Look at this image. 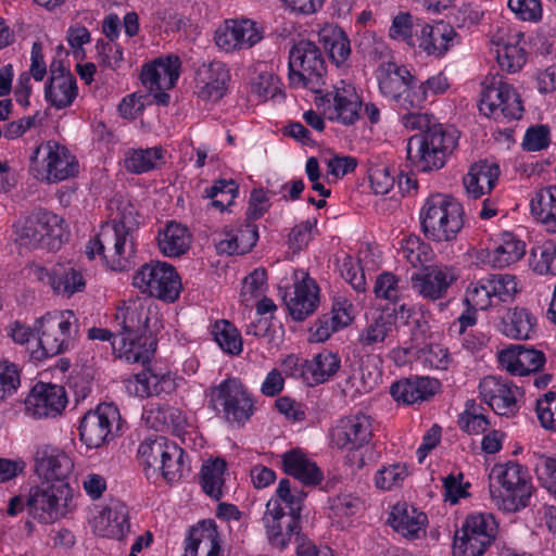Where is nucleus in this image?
Instances as JSON below:
<instances>
[{
    "mask_svg": "<svg viewBox=\"0 0 556 556\" xmlns=\"http://www.w3.org/2000/svg\"><path fill=\"white\" fill-rule=\"evenodd\" d=\"M115 319L121 331L111 341L114 353L128 363H140L142 371L136 376V393L140 397L169 394L176 389V382L169 372L152 363L156 351V339L149 330L147 308L137 302L118 307Z\"/></svg>",
    "mask_w": 556,
    "mask_h": 556,
    "instance_id": "obj_1",
    "label": "nucleus"
},
{
    "mask_svg": "<svg viewBox=\"0 0 556 556\" xmlns=\"http://www.w3.org/2000/svg\"><path fill=\"white\" fill-rule=\"evenodd\" d=\"M126 216L112 224L102 225L100 232L86 245V255L93 260L100 255L112 270H128L135 265V227Z\"/></svg>",
    "mask_w": 556,
    "mask_h": 556,
    "instance_id": "obj_2",
    "label": "nucleus"
},
{
    "mask_svg": "<svg viewBox=\"0 0 556 556\" xmlns=\"http://www.w3.org/2000/svg\"><path fill=\"white\" fill-rule=\"evenodd\" d=\"M489 490L498 509L515 513L529 505L533 485L527 469L509 462L492 468Z\"/></svg>",
    "mask_w": 556,
    "mask_h": 556,
    "instance_id": "obj_3",
    "label": "nucleus"
},
{
    "mask_svg": "<svg viewBox=\"0 0 556 556\" xmlns=\"http://www.w3.org/2000/svg\"><path fill=\"white\" fill-rule=\"evenodd\" d=\"M456 146L455 131L447 130L442 124L435 122L428 131L414 135L408 139L407 162L418 172L438 170L444 166L446 156Z\"/></svg>",
    "mask_w": 556,
    "mask_h": 556,
    "instance_id": "obj_4",
    "label": "nucleus"
},
{
    "mask_svg": "<svg viewBox=\"0 0 556 556\" xmlns=\"http://www.w3.org/2000/svg\"><path fill=\"white\" fill-rule=\"evenodd\" d=\"M420 224L425 236L437 242L451 241L463 228V207L450 197H429L421 211Z\"/></svg>",
    "mask_w": 556,
    "mask_h": 556,
    "instance_id": "obj_5",
    "label": "nucleus"
},
{
    "mask_svg": "<svg viewBox=\"0 0 556 556\" xmlns=\"http://www.w3.org/2000/svg\"><path fill=\"white\" fill-rule=\"evenodd\" d=\"M327 73L326 61L318 46L300 40L289 52V80L292 87H304L321 93Z\"/></svg>",
    "mask_w": 556,
    "mask_h": 556,
    "instance_id": "obj_6",
    "label": "nucleus"
},
{
    "mask_svg": "<svg viewBox=\"0 0 556 556\" xmlns=\"http://www.w3.org/2000/svg\"><path fill=\"white\" fill-rule=\"evenodd\" d=\"M77 323L73 311L53 312L42 316L38 348L30 352V357L42 361L67 351L77 336Z\"/></svg>",
    "mask_w": 556,
    "mask_h": 556,
    "instance_id": "obj_7",
    "label": "nucleus"
},
{
    "mask_svg": "<svg viewBox=\"0 0 556 556\" xmlns=\"http://www.w3.org/2000/svg\"><path fill=\"white\" fill-rule=\"evenodd\" d=\"M63 223L56 214L34 211L14 225L15 240L29 249L59 250L64 236Z\"/></svg>",
    "mask_w": 556,
    "mask_h": 556,
    "instance_id": "obj_8",
    "label": "nucleus"
},
{
    "mask_svg": "<svg viewBox=\"0 0 556 556\" xmlns=\"http://www.w3.org/2000/svg\"><path fill=\"white\" fill-rule=\"evenodd\" d=\"M29 160L35 177L49 184L63 181L78 173L75 156L67 148L53 140L37 146Z\"/></svg>",
    "mask_w": 556,
    "mask_h": 556,
    "instance_id": "obj_9",
    "label": "nucleus"
},
{
    "mask_svg": "<svg viewBox=\"0 0 556 556\" xmlns=\"http://www.w3.org/2000/svg\"><path fill=\"white\" fill-rule=\"evenodd\" d=\"M208 407L223 413L230 424L243 425L254 414V401L237 378H228L208 390Z\"/></svg>",
    "mask_w": 556,
    "mask_h": 556,
    "instance_id": "obj_10",
    "label": "nucleus"
},
{
    "mask_svg": "<svg viewBox=\"0 0 556 556\" xmlns=\"http://www.w3.org/2000/svg\"><path fill=\"white\" fill-rule=\"evenodd\" d=\"M72 493L66 482L42 481L26 498L28 514L38 522L51 525L68 513Z\"/></svg>",
    "mask_w": 556,
    "mask_h": 556,
    "instance_id": "obj_11",
    "label": "nucleus"
},
{
    "mask_svg": "<svg viewBox=\"0 0 556 556\" xmlns=\"http://www.w3.org/2000/svg\"><path fill=\"white\" fill-rule=\"evenodd\" d=\"M479 111L496 122L515 121L522 116L523 106L519 93L501 76L486 78L482 84Z\"/></svg>",
    "mask_w": 556,
    "mask_h": 556,
    "instance_id": "obj_12",
    "label": "nucleus"
},
{
    "mask_svg": "<svg viewBox=\"0 0 556 556\" xmlns=\"http://www.w3.org/2000/svg\"><path fill=\"white\" fill-rule=\"evenodd\" d=\"M498 523L492 514L468 516L455 532L453 556H481L495 540Z\"/></svg>",
    "mask_w": 556,
    "mask_h": 556,
    "instance_id": "obj_13",
    "label": "nucleus"
},
{
    "mask_svg": "<svg viewBox=\"0 0 556 556\" xmlns=\"http://www.w3.org/2000/svg\"><path fill=\"white\" fill-rule=\"evenodd\" d=\"M132 283L147 293L165 302H175L181 290V282L176 269L165 262L144 264L134 275Z\"/></svg>",
    "mask_w": 556,
    "mask_h": 556,
    "instance_id": "obj_14",
    "label": "nucleus"
},
{
    "mask_svg": "<svg viewBox=\"0 0 556 556\" xmlns=\"http://www.w3.org/2000/svg\"><path fill=\"white\" fill-rule=\"evenodd\" d=\"M121 415L117 406L102 403L94 410L86 413L79 425V435L89 448H99L114 438V428H121Z\"/></svg>",
    "mask_w": 556,
    "mask_h": 556,
    "instance_id": "obj_15",
    "label": "nucleus"
},
{
    "mask_svg": "<svg viewBox=\"0 0 556 556\" xmlns=\"http://www.w3.org/2000/svg\"><path fill=\"white\" fill-rule=\"evenodd\" d=\"M316 104L324 108L330 121L353 125L359 118L362 100L351 84L341 80L333 91L317 97Z\"/></svg>",
    "mask_w": 556,
    "mask_h": 556,
    "instance_id": "obj_16",
    "label": "nucleus"
},
{
    "mask_svg": "<svg viewBox=\"0 0 556 556\" xmlns=\"http://www.w3.org/2000/svg\"><path fill=\"white\" fill-rule=\"evenodd\" d=\"M479 392L482 400L497 415L510 417L519 410L520 389L506 379L484 377L479 383Z\"/></svg>",
    "mask_w": 556,
    "mask_h": 556,
    "instance_id": "obj_17",
    "label": "nucleus"
},
{
    "mask_svg": "<svg viewBox=\"0 0 556 556\" xmlns=\"http://www.w3.org/2000/svg\"><path fill=\"white\" fill-rule=\"evenodd\" d=\"M330 437L332 444L340 450H359L372 438L371 418L365 414L343 417L331 430Z\"/></svg>",
    "mask_w": 556,
    "mask_h": 556,
    "instance_id": "obj_18",
    "label": "nucleus"
},
{
    "mask_svg": "<svg viewBox=\"0 0 556 556\" xmlns=\"http://www.w3.org/2000/svg\"><path fill=\"white\" fill-rule=\"evenodd\" d=\"M66 403L67 399L63 387L38 382L25 399V409L35 418H53L61 414Z\"/></svg>",
    "mask_w": 556,
    "mask_h": 556,
    "instance_id": "obj_19",
    "label": "nucleus"
},
{
    "mask_svg": "<svg viewBox=\"0 0 556 556\" xmlns=\"http://www.w3.org/2000/svg\"><path fill=\"white\" fill-rule=\"evenodd\" d=\"M457 280L452 267L429 266L412 276V288L421 298L437 301L447 294L448 288Z\"/></svg>",
    "mask_w": 556,
    "mask_h": 556,
    "instance_id": "obj_20",
    "label": "nucleus"
},
{
    "mask_svg": "<svg viewBox=\"0 0 556 556\" xmlns=\"http://www.w3.org/2000/svg\"><path fill=\"white\" fill-rule=\"evenodd\" d=\"M498 362L510 375L535 376L543 369L546 357L540 350L516 344L501 351Z\"/></svg>",
    "mask_w": 556,
    "mask_h": 556,
    "instance_id": "obj_21",
    "label": "nucleus"
},
{
    "mask_svg": "<svg viewBox=\"0 0 556 556\" xmlns=\"http://www.w3.org/2000/svg\"><path fill=\"white\" fill-rule=\"evenodd\" d=\"M229 80L230 73L225 63H203L195 71V93L202 100L218 101L226 94Z\"/></svg>",
    "mask_w": 556,
    "mask_h": 556,
    "instance_id": "obj_22",
    "label": "nucleus"
},
{
    "mask_svg": "<svg viewBox=\"0 0 556 556\" xmlns=\"http://www.w3.org/2000/svg\"><path fill=\"white\" fill-rule=\"evenodd\" d=\"M73 468L72 459L55 446L43 445L35 453V471L45 481L65 482Z\"/></svg>",
    "mask_w": 556,
    "mask_h": 556,
    "instance_id": "obj_23",
    "label": "nucleus"
},
{
    "mask_svg": "<svg viewBox=\"0 0 556 556\" xmlns=\"http://www.w3.org/2000/svg\"><path fill=\"white\" fill-rule=\"evenodd\" d=\"M180 66L181 61L177 55L159 58L152 64L143 66L141 81L149 90L172 89L180 75Z\"/></svg>",
    "mask_w": 556,
    "mask_h": 556,
    "instance_id": "obj_24",
    "label": "nucleus"
},
{
    "mask_svg": "<svg viewBox=\"0 0 556 556\" xmlns=\"http://www.w3.org/2000/svg\"><path fill=\"white\" fill-rule=\"evenodd\" d=\"M215 521L203 520L192 527L186 541L184 556H222Z\"/></svg>",
    "mask_w": 556,
    "mask_h": 556,
    "instance_id": "obj_25",
    "label": "nucleus"
},
{
    "mask_svg": "<svg viewBox=\"0 0 556 556\" xmlns=\"http://www.w3.org/2000/svg\"><path fill=\"white\" fill-rule=\"evenodd\" d=\"M319 303V288L316 281L303 274V278L294 283L293 296L287 301L291 317L302 321L312 315Z\"/></svg>",
    "mask_w": 556,
    "mask_h": 556,
    "instance_id": "obj_26",
    "label": "nucleus"
},
{
    "mask_svg": "<svg viewBox=\"0 0 556 556\" xmlns=\"http://www.w3.org/2000/svg\"><path fill=\"white\" fill-rule=\"evenodd\" d=\"M440 387L437 379L415 377L401 379L390 387V393L396 402L414 404L433 396Z\"/></svg>",
    "mask_w": 556,
    "mask_h": 556,
    "instance_id": "obj_27",
    "label": "nucleus"
},
{
    "mask_svg": "<svg viewBox=\"0 0 556 556\" xmlns=\"http://www.w3.org/2000/svg\"><path fill=\"white\" fill-rule=\"evenodd\" d=\"M96 528L102 536L122 540L130 530L127 506L119 501H111L100 513Z\"/></svg>",
    "mask_w": 556,
    "mask_h": 556,
    "instance_id": "obj_28",
    "label": "nucleus"
},
{
    "mask_svg": "<svg viewBox=\"0 0 556 556\" xmlns=\"http://www.w3.org/2000/svg\"><path fill=\"white\" fill-rule=\"evenodd\" d=\"M376 77L381 94L394 101L408 84L414 83L415 76L406 66L387 61L377 67Z\"/></svg>",
    "mask_w": 556,
    "mask_h": 556,
    "instance_id": "obj_29",
    "label": "nucleus"
},
{
    "mask_svg": "<svg viewBox=\"0 0 556 556\" xmlns=\"http://www.w3.org/2000/svg\"><path fill=\"white\" fill-rule=\"evenodd\" d=\"M500 176V167L495 163L480 161L469 168L463 179L466 192L472 199L490 193L495 187Z\"/></svg>",
    "mask_w": 556,
    "mask_h": 556,
    "instance_id": "obj_30",
    "label": "nucleus"
},
{
    "mask_svg": "<svg viewBox=\"0 0 556 556\" xmlns=\"http://www.w3.org/2000/svg\"><path fill=\"white\" fill-rule=\"evenodd\" d=\"M263 521L267 530V538L274 547L283 549L289 544L292 535H296L298 543L301 542L298 529L289 531L288 515L276 501L268 502Z\"/></svg>",
    "mask_w": 556,
    "mask_h": 556,
    "instance_id": "obj_31",
    "label": "nucleus"
},
{
    "mask_svg": "<svg viewBox=\"0 0 556 556\" xmlns=\"http://www.w3.org/2000/svg\"><path fill=\"white\" fill-rule=\"evenodd\" d=\"M388 521L404 538L415 539L420 532H425L427 516L404 503L393 506Z\"/></svg>",
    "mask_w": 556,
    "mask_h": 556,
    "instance_id": "obj_32",
    "label": "nucleus"
},
{
    "mask_svg": "<svg viewBox=\"0 0 556 556\" xmlns=\"http://www.w3.org/2000/svg\"><path fill=\"white\" fill-rule=\"evenodd\" d=\"M352 319L351 305L334 304L330 313L321 315L309 328V341L325 342L334 331L346 327Z\"/></svg>",
    "mask_w": 556,
    "mask_h": 556,
    "instance_id": "obj_33",
    "label": "nucleus"
},
{
    "mask_svg": "<svg viewBox=\"0 0 556 556\" xmlns=\"http://www.w3.org/2000/svg\"><path fill=\"white\" fill-rule=\"evenodd\" d=\"M457 34L453 26L445 22L425 25L420 31L419 48L428 54L443 55L453 45Z\"/></svg>",
    "mask_w": 556,
    "mask_h": 556,
    "instance_id": "obj_34",
    "label": "nucleus"
},
{
    "mask_svg": "<svg viewBox=\"0 0 556 556\" xmlns=\"http://www.w3.org/2000/svg\"><path fill=\"white\" fill-rule=\"evenodd\" d=\"M282 464L286 473L294 477L305 485H317L323 480V472L316 463L308 459L299 450L285 453Z\"/></svg>",
    "mask_w": 556,
    "mask_h": 556,
    "instance_id": "obj_35",
    "label": "nucleus"
},
{
    "mask_svg": "<svg viewBox=\"0 0 556 556\" xmlns=\"http://www.w3.org/2000/svg\"><path fill=\"white\" fill-rule=\"evenodd\" d=\"M318 39L337 66L343 65L348 61L351 55L350 39L339 26L325 25L318 31Z\"/></svg>",
    "mask_w": 556,
    "mask_h": 556,
    "instance_id": "obj_36",
    "label": "nucleus"
},
{
    "mask_svg": "<svg viewBox=\"0 0 556 556\" xmlns=\"http://www.w3.org/2000/svg\"><path fill=\"white\" fill-rule=\"evenodd\" d=\"M536 319L525 307L509 308L502 319V332L515 340H527L534 333Z\"/></svg>",
    "mask_w": 556,
    "mask_h": 556,
    "instance_id": "obj_37",
    "label": "nucleus"
},
{
    "mask_svg": "<svg viewBox=\"0 0 556 556\" xmlns=\"http://www.w3.org/2000/svg\"><path fill=\"white\" fill-rule=\"evenodd\" d=\"M191 243L188 229L181 224L170 222L157 236L160 251L167 257H178L185 254Z\"/></svg>",
    "mask_w": 556,
    "mask_h": 556,
    "instance_id": "obj_38",
    "label": "nucleus"
},
{
    "mask_svg": "<svg viewBox=\"0 0 556 556\" xmlns=\"http://www.w3.org/2000/svg\"><path fill=\"white\" fill-rule=\"evenodd\" d=\"M525 252V243L506 232L502 236V243L489 252L488 262L495 268H504L518 262Z\"/></svg>",
    "mask_w": 556,
    "mask_h": 556,
    "instance_id": "obj_39",
    "label": "nucleus"
},
{
    "mask_svg": "<svg viewBox=\"0 0 556 556\" xmlns=\"http://www.w3.org/2000/svg\"><path fill=\"white\" fill-rule=\"evenodd\" d=\"M46 99L56 109L70 106L77 97V85L74 75L53 77L45 89Z\"/></svg>",
    "mask_w": 556,
    "mask_h": 556,
    "instance_id": "obj_40",
    "label": "nucleus"
},
{
    "mask_svg": "<svg viewBox=\"0 0 556 556\" xmlns=\"http://www.w3.org/2000/svg\"><path fill=\"white\" fill-rule=\"evenodd\" d=\"M308 384H317L327 381L340 368V358L330 351L318 353L306 364Z\"/></svg>",
    "mask_w": 556,
    "mask_h": 556,
    "instance_id": "obj_41",
    "label": "nucleus"
},
{
    "mask_svg": "<svg viewBox=\"0 0 556 556\" xmlns=\"http://www.w3.org/2000/svg\"><path fill=\"white\" fill-rule=\"evenodd\" d=\"M54 287L53 290L58 293L66 294L67 296L74 293L81 292L85 289L86 281L80 270L76 269L71 264H56L54 265Z\"/></svg>",
    "mask_w": 556,
    "mask_h": 556,
    "instance_id": "obj_42",
    "label": "nucleus"
},
{
    "mask_svg": "<svg viewBox=\"0 0 556 556\" xmlns=\"http://www.w3.org/2000/svg\"><path fill=\"white\" fill-rule=\"evenodd\" d=\"M163 156L161 148L134 149L125 153L124 167L132 174H142L156 167Z\"/></svg>",
    "mask_w": 556,
    "mask_h": 556,
    "instance_id": "obj_43",
    "label": "nucleus"
},
{
    "mask_svg": "<svg viewBox=\"0 0 556 556\" xmlns=\"http://www.w3.org/2000/svg\"><path fill=\"white\" fill-rule=\"evenodd\" d=\"M226 462L222 458H215L212 462L203 464L201 469V480L203 491L212 498L218 501L223 496L224 473Z\"/></svg>",
    "mask_w": 556,
    "mask_h": 556,
    "instance_id": "obj_44",
    "label": "nucleus"
},
{
    "mask_svg": "<svg viewBox=\"0 0 556 556\" xmlns=\"http://www.w3.org/2000/svg\"><path fill=\"white\" fill-rule=\"evenodd\" d=\"M531 213L544 224L556 223V186L535 192L530 202Z\"/></svg>",
    "mask_w": 556,
    "mask_h": 556,
    "instance_id": "obj_45",
    "label": "nucleus"
},
{
    "mask_svg": "<svg viewBox=\"0 0 556 556\" xmlns=\"http://www.w3.org/2000/svg\"><path fill=\"white\" fill-rule=\"evenodd\" d=\"M170 444V441L161 435L155 439L144 440L138 448V457L141 464L144 465L146 468L159 470Z\"/></svg>",
    "mask_w": 556,
    "mask_h": 556,
    "instance_id": "obj_46",
    "label": "nucleus"
},
{
    "mask_svg": "<svg viewBox=\"0 0 556 556\" xmlns=\"http://www.w3.org/2000/svg\"><path fill=\"white\" fill-rule=\"evenodd\" d=\"M212 334L220 349L228 354L238 355L242 351V339L237 328L228 320L215 323Z\"/></svg>",
    "mask_w": 556,
    "mask_h": 556,
    "instance_id": "obj_47",
    "label": "nucleus"
},
{
    "mask_svg": "<svg viewBox=\"0 0 556 556\" xmlns=\"http://www.w3.org/2000/svg\"><path fill=\"white\" fill-rule=\"evenodd\" d=\"M394 327V321L391 316L380 315L362 330L358 342L362 346H371L377 343H382L392 334Z\"/></svg>",
    "mask_w": 556,
    "mask_h": 556,
    "instance_id": "obj_48",
    "label": "nucleus"
},
{
    "mask_svg": "<svg viewBox=\"0 0 556 556\" xmlns=\"http://www.w3.org/2000/svg\"><path fill=\"white\" fill-rule=\"evenodd\" d=\"M483 410L484 408L475 400H468L465 412L459 415V428L468 434H480L486 431L490 422Z\"/></svg>",
    "mask_w": 556,
    "mask_h": 556,
    "instance_id": "obj_49",
    "label": "nucleus"
},
{
    "mask_svg": "<svg viewBox=\"0 0 556 556\" xmlns=\"http://www.w3.org/2000/svg\"><path fill=\"white\" fill-rule=\"evenodd\" d=\"M496 60L502 70L516 73L526 63V51L519 43H498Z\"/></svg>",
    "mask_w": 556,
    "mask_h": 556,
    "instance_id": "obj_50",
    "label": "nucleus"
},
{
    "mask_svg": "<svg viewBox=\"0 0 556 556\" xmlns=\"http://www.w3.org/2000/svg\"><path fill=\"white\" fill-rule=\"evenodd\" d=\"M426 101L427 90L425 84H417L416 77H414V83L408 84L394 100L396 106L404 111L421 110Z\"/></svg>",
    "mask_w": 556,
    "mask_h": 556,
    "instance_id": "obj_51",
    "label": "nucleus"
},
{
    "mask_svg": "<svg viewBox=\"0 0 556 556\" xmlns=\"http://www.w3.org/2000/svg\"><path fill=\"white\" fill-rule=\"evenodd\" d=\"M185 452L175 442H172L165 454L164 462L160 465L159 470L163 478L168 481H176L182 476L185 468Z\"/></svg>",
    "mask_w": 556,
    "mask_h": 556,
    "instance_id": "obj_52",
    "label": "nucleus"
},
{
    "mask_svg": "<svg viewBox=\"0 0 556 556\" xmlns=\"http://www.w3.org/2000/svg\"><path fill=\"white\" fill-rule=\"evenodd\" d=\"M488 287L493 298L501 302H507L517 293L516 277L508 274H492L485 277Z\"/></svg>",
    "mask_w": 556,
    "mask_h": 556,
    "instance_id": "obj_53",
    "label": "nucleus"
},
{
    "mask_svg": "<svg viewBox=\"0 0 556 556\" xmlns=\"http://www.w3.org/2000/svg\"><path fill=\"white\" fill-rule=\"evenodd\" d=\"M534 270L539 274L556 275V242L546 241L532 251Z\"/></svg>",
    "mask_w": 556,
    "mask_h": 556,
    "instance_id": "obj_54",
    "label": "nucleus"
},
{
    "mask_svg": "<svg viewBox=\"0 0 556 556\" xmlns=\"http://www.w3.org/2000/svg\"><path fill=\"white\" fill-rule=\"evenodd\" d=\"M414 17L409 12H400L392 20L389 29L390 38L401 40L409 47H415L414 38Z\"/></svg>",
    "mask_w": 556,
    "mask_h": 556,
    "instance_id": "obj_55",
    "label": "nucleus"
},
{
    "mask_svg": "<svg viewBox=\"0 0 556 556\" xmlns=\"http://www.w3.org/2000/svg\"><path fill=\"white\" fill-rule=\"evenodd\" d=\"M154 419L161 422L166 429L172 430L174 433H180L187 420L179 408L169 405H159L155 409L150 412Z\"/></svg>",
    "mask_w": 556,
    "mask_h": 556,
    "instance_id": "obj_56",
    "label": "nucleus"
},
{
    "mask_svg": "<svg viewBox=\"0 0 556 556\" xmlns=\"http://www.w3.org/2000/svg\"><path fill=\"white\" fill-rule=\"evenodd\" d=\"M536 415L541 426L556 433V392H547L536 401Z\"/></svg>",
    "mask_w": 556,
    "mask_h": 556,
    "instance_id": "obj_57",
    "label": "nucleus"
},
{
    "mask_svg": "<svg viewBox=\"0 0 556 556\" xmlns=\"http://www.w3.org/2000/svg\"><path fill=\"white\" fill-rule=\"evenodd\" d=\"M508 8L520 21L538 23L542 20L541 0H508Z\"/></svg>",
    "mask_w": 556,
    "mask_h": 556,
    "instance_id": "obj_58",
    "label": "nucleus"
},
{
    "mask_svg": "<svg viewBox=\"0 0 556 556\" xmlns=\"http://www.w3.org/2000/svg\"><path fill=\"white\" fill-rule=\"evenodd\" d=\"M340 275L354 290L364 292L366 290L365 274L359 263L350 255H345L339 265Z\"/></svg>",
    "mask_w": 556,
    "mask_h": 556,
    "instance_id": "obj_59",
    "label": "nucleus"
},
{
    "mask_svg": "<svg viewBox=\"0 0 556 556\" xmlns=\"http://www.w3.org/2000/svg\"><path fill=\"white\" fill-rule=\"evenodd\" d=\"M400 279L390 271L380 274L375 282L374 292L379 299L396 302L401 298Z\"/></svg>",
    "mask_w": 556,
    "mask_h": 556,
    "instance_id": "obj_60",
    "label": "nucleus"
},
{
    "mask_svg": "<svg viewBox=\"0 0 556 556\" xmlns=\"http://www.w3.org/2000/svg\"><path fill=\"white\" fill-rule=\"evenodd\" d=\"M407 477V468L404 464H394L383 467L376 475V485L381 490H391L401 485Z\"/></svg>",
    "mask_w": 556,
    "mask_h": 556,
    "instance_id": "obj_61",
    "label": "nucleus"
},
{
    "mask_svg": "<svg viewBox=\"0 0 556 556\" xmlns=\"http://www.w3.org/2000/svg\"><path fill=\"white\" fill-rule=\"evenodd\" d=\"M534 470L542 484L556 494V457L540 455Z\"/></svg>",
    "mask_w": 556,
    "mask_h": 556,
    "instance_id": "obj_62",
    "label": "nucleus"
},
{
    "mask_svg": "<svg viewBox=\"0 0 556 556\" xmlns=\"http://www.w3.org/2000/svg\"><path fill=\"white\" fill-rule=\"evenodd\" d=\"M214 39L216 45L227 52L240 49L237 20L226 21L225 24L215 31Z\"/></svg>",
    "mask_w": 556,
    "mask_h": 556,
    "instance_id": "obj_63",
    "label": "nucleus"
},
{
    "mask_svg": "<svg viewBox=\"0 0 556 556\" xmlns=\"http://www.w3.org/2000/svg\"><path fill=\"white\" fill-rule=\"evenodd\" d=\"M20 382L16 365L9 362L0 363V400L11 396L17 390Z\"/></svg>",
    "mask_w": 556,
    "mask_h": 556,
    "instance_id": "obj_64",
    "label": "nucleus"
}]
</instances>
